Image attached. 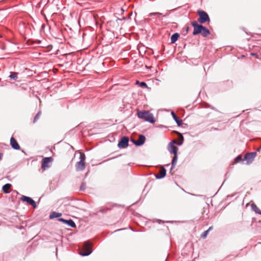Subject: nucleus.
Masks as SVG:
<instances>
[{"label": "nucleus", "mask_w": 261, "mask_h": 261, "mask_svg": "<svg viewBox=\"0 0 261 261\" xmlns=\"http://www.w3.org/2000/svg\"><path fill=\"white\" fill-rule=\"evenodd\" d=\"M189 30V27H188L187 28H186V31L188 32Z\"/></svg>", "instance_id": "obj_32"}, {"label": "nucleus", "mask_w": 261, "mask_h": 261, "mask_svg": "<svg viewBox=\"0 0 261 261\" xmlns=\"http://www.w3.org/2000/svg\"><path fill=\"white\" fill-rule=\"evenodd\" d=\"M166 169L162 167L161 170H160L158 174H156L155 175V177L157 178V179H161V178H162L163 177H164L166 175Z\"/></svg>", "instance_id": "obj_12"}, {"label": "nucleus", "mask_w": 261, "mask_h": 261, "mask_svg": "<svg viewBox=\"0 0 261 261\" xmlns=\"http://www.w3.org/2000/svg\"><path fill=\"white\" fill-rule=\"evenodd\" d=\"M256 154V153L255 152L246 153V163L248 164H250L253 161Z\"/></svg>", "instance_id": "obj_10"}, {"label": "nucleus", "mask_w": 261, "mask_h": 261, "mask_svg": "<svg viewBox=\"0 0 261 261\" xmlns=\"http://www.w3.org/2000/svg\"><path fill=\"white\" fill-rule=\"evenodd\" d=\"M137 116L139 118L142 119L150 123H154L155 122L153 114L148 111H139L137 113Z\"/></svg>", "instance_id": "obj_1"}, {"label": "nucleus", "mask_w": 261, "mask_h": 261, "mask_svg": "<svg viewBox=\"0 0 261 261\" xmlns=\"http://www.w3.org/2000/svg\"><path fill=\"white\" fill-rule=\"evenodd\" d=\"M176 143V141H173L169 144L168 145V151L174 154H177L178 148L174 145V144Z\"/></svg>", "instance_id": "obj_8"}, {"label": "nucleus", "mask_w": 261, "mask_h": 261, "mask_svg": "<svg viewBox=\"0 0 261 261\" xmlns=\"http://www.w3.org/2000/svg\"><path fill=\"white\" fill-rule=\"evenodd\" d=\"M252 209L256 213L261 215V211L256 206V205L253 203L251 205Z\"/></svg>", "instance_id": "obj_21"}, {"label": "nucleus", "mask_w": 261, "mask_h": 261, "mask_svg": "<svg viewBox=\"0 0 261 261\" xmlns=\"http://www.w3.org/2000/svg\"><path fill=\"white\" fill-rule=\"evenodd\" d=\"M92 252L91 244L87 242H85L83 245V248L80 252V254L82 256L89 255Z\"/></svg>", "instance_id": "obj_2"}, {"label": "nucleus", "mask_w": 261, "mask_h": 261, "mask_svg": "<svg viewBox=\"0 0 261 261\" xmlns=\"http://www.w3.org/2000/svg\"><path fill=\"white\" fill-rule=\"evenodd\" d=\"M11 187V185L10 184H6L3 187V190L5 193H9V189Z\"/></svg>", "instance_id": "obj_17"}, {"label": "nucleus", "mask_w": 261, "mask_h": 261, "mask_svg": "<svg viewBox=\"0 0 261 261\" xmlns=\"http://www.w3.org/2000/svg\"><path fill=\"white\" fill-rule=\"evenodd\" d=\"M183 140L184 138L181 135L180 140H179V141H176V143H175V144H177L179 146L181 145L183 143Z\"/></svg>", "instance_id": "obj_26"}, {"label": "nucleus", "mask_w": 261, "mask_h": 261, "mask_svg": "<svg viewBox=\"0 0 261 261\" xmlns=\"http://www.w3.org/2000/svg\"><path fill=\"white\" fill-rule=\"evenodd\" d=\"M128 145V138L126 137H122L119 142L118 146L120 148H125Z\"/></svg>", "instance_id": "obj_6"}, {"label": "nucleus", "mask_w": 261, "mask_h": 261, "mask_svg": "<svg viewBox=\"0 0 261 261\" xmlns=\"http://www.w3.org/2000/svg\"><path fill=\"white\" fill-rule=\"evenodd\" d=\"M85 159H86V157H85V154L83 153H81L80 156V161L85 162Z\"/></svg>", "instance_id": "obj_25"}, {"label": "nucleus", "mask_w": 261, "mask_h": 261, "mask_svg": "<svg viewBox=\"0 0 261 261\" xmlns=\"http://www.w3.org/2000/svg\"><path fill=\"white\" fill-rule=\"evenodd\" d=\"M20 199L22 201L27 202L28 204L31 205L34 208L37 207L35 201L31 198L22 195Z\"/></svg>", "instance_id": "obj_7"}, {"label": "nucleus", "mask_w": 261, "mask_h": 261, "mask_svg": "<svg viewBox=\"0 0 261 261\" xmlns=\"http://www.w3.org/2000/svg\"><path fill=\"white\" fill-rule=\"evenodd\" d=\"M212 228V227H210L208 230L204 231L202 234H201V237L203 238H205L208 233V231L210 230H211Z\"/></svg>", "instance_id": "obj_23"}, {"label": "nucleus", "mask_w": 261, "mask_h": 261, "mask_svg": "<svg viewBox=\"0 0 261 261\" xmlns=\"http://www.w3.org/2000/svg\"><path fill=\"white\" fill-rule=\"evenodd\" d=\"M201 34L203 37H206L210 34V32L207 29L203 26L202 31V32H201Z\"/></svg>", "instance_id": "obj_18"}, {"label": "nucleus", "mask_w": 261, "mask_h": 261, "mask_svg": "<svg viewBox=\"0 0 261 261\" xmlns=\"http://www.w3.org/2000/svg\"><path fill=\"white\" fill-rule=\"evenodd\" d=\"M192 25L194 28V31L193 32V34L194 35L199 34L202 32L203 25L198 24L197 22L195 21H194L192 22Z\"/></svg>", "instance_id": "obj_4"}, {"label": "nucleus", "mask_w": 261, "mask_h": 261, "mask_svg": "<svg viewBox=\"0 0 261 261\" xmlns=\"http://www.w3.org/2000/svg\"><path fill=\"white\" fill-rule=\"evenodd\" d=\"M72 207L71 206H69L68 207V208H72Z\"/></svg>", "instance_id": "obj_33"}, {"label": "nucleus", "mask_w": 261, "mask_h": 261, "mask_svg": "<svg viewBox=\"0 0 261 261\" xmlns=\"http://www.w3.org/2000/svg\"><path fill=\"white\" fill-rule=\"evenodd\" d=\"M145 140L146 138L145 136L143 135H139V138L137 140H132V141L135 145L140 146L144 143Z\"/></svg>", "instance_id": "obj_9"}, {"label": "nucleus", "mask_w": 261, "mask_h": 261, "mask_svg": "<svg viewBox=\"0 0 261 261\" xmlns=\"http://www.w3.org/2000/svg\"><path fill=\"white\" fill-rule=\"evenodd\" d=\"M140 86L142 88H147V85L146 84V83H145V82H141V83H140Z\"/></svg>", "instance_id": "obj_29"}, {"label": "nucleus", "mask_w": 261, "mask_h": 261, "mask_svg": "<svg viewBox=\"0 0 261 261\" xmlns=\"http://www.w3.org/2000/svg\"><path fill=\"white\" fill-rule=\"evenodd\" d=\"M179 35L178 33H176L173 34L171 37V42L172 43H175L178 39Z\"/></svg>", "instance_id": "obj_16"}, {"label": "nucleus", "mask_w": 261, "mask_h": 261, "mask_svg": "<svg viewBox=\"0 0 261 261\" xmlns=\"http://www.w3.org/2000/svg\"><path fill=\"white\" fill-rule=\"evenodd\" d=\"M10 145L15 150H19L20 149L19 145L13 137H11L10 139Z\"/></svg>", "instance_id": "obj_11"}, {"label": "nucleus", "mask_w": 261, "mask_h": 261, "mask_svg": "<svg viewBox=\"0 0 261 261\" xmlns=\"http://www.w3.org/2000/svg\"><path fill=\"white\" fill-rule=\"evenodd\" d=\"M198 14L199 16L198 21L200 23H204L205 22L210 21V19L208 14L203 11H198Z\"/></svg>", "instance_id": "obj_3"}, {"label": "nucleus", "mask_w": 261, "mask_h": 261, "mask_svg": "<svg viewBox=\"0 0 261 261\" xmlns=\"http://www.w3.org/2000/svg\"><path fill=\"white\" fill-rule=\"evenodd\" d=\"M18 72H11L9 77L13 80L16 81L18 78Z\"/></svg>", "instance_id": "obj_19"}, {"label": "nucleus", "mask_w": 261, "mask_h": 261, "mask_svg": "<svg viewBox=\"0 0 261 261\" xmlns=\"http://www.w3.org/2000/svg\"><path fill=\"white\" fill-rule=\"evenodd\" d=\"M61 215L62 214L61 213L53 212L50 213L49 217L51 219L59 218L61 216Z\"/></svg>", "instance_id": "obj_20"}, {"label": "nucleus", "mask_w": 261, "mask_h": 261, "mask_svg": "<svg viewBox=\"0 0 261 261\" xmlns=\"http://www.w3.org/2000/svg\"><path fill=\"white\" fill-rule=\"evenodd\" d=\"M2 156H3V154L2 153H0V161L2 160Z\"/></svg>", "instance_id": "obj_31"}, {"label": "nucleus", "mask_w": 261, "mask_h": 261, "mask_svg": "<svg viewBox=\"0 0 261 261\" xmlns=\"http://www.w3.org/2000/svg\"><path fill=\"white\" fill-rule=\"evenodd\" d=\"M59 221L63 222L64 223L67 224L68 226L71 227H75L76 226L75 223L73 221L70 219L68 220H65L63 218H60L59 219Z\"/></svg>", "instance_id": "obj_13"}, {"label": "nucleus", "mask_w": 261, "mask_h": 261, "mask_svg": "<svg viewBox=\"0 0 261 261\" xmlns=\"http://www.w3.org/2000/svg\"><path fill=\"white\" fill-rule=\"evenodd\" d=\"M76 170L77 171H82L85 168V162H78L75 165Z\"/></svg>", "instance_id": "obj_14"}, {"label": "nucleus", "mask_w": 261, "mask_h": 261, "mask_svg": "<svg viewBox=\"0 0 261 261\" xmlns=\"http://www.w3.org/2000/svg\"><path fill=\"white\" fill-rule=\"evenodd\" d=\"M174 156L172 160V167L171 169L172 170L174 168L175 165H176L177 161V154H174Z\"/></svg>", "instance_id": "obj_22"}, {"label": "nucleus", "mask_w": 261, "mask_h": 261, "mask_svg": "<svg viewBox=\"0 0 261 261\" xmlns=\"http://www.w3.org/2000/svg\"><path fill=\"white\" fill-rule=\"evenodd\" d=\"M152 15H158V16H161L162 15V13H159V12H155V13H150L149 14V16H151Z\"/></svg>", "instance_id": "obj_27"}, {"label": "nucleus", "mask_w": 261, "mask_h": 261, "mask_svg": "<svg viewBox=\"0 0 261 261\" xmlns=\"http://www.w3.org/2000/svg\"><path fill=\"white\" fill-rule=\"evenodd\" d=\"M53 161V159L51 157H46L42 159L41 162V168L43 170H45L49 168V164Z\"/></svg>", "instance_id": "obj_5"}, {"label": "nucleus", "mask_w": 261, "mask_h": 261, "mask_svg": "<svg viewBox=\"0 0 261 261\" xmlns=\"http://www.w3.org/2000/svg\"><path fill=\"white\" fill-rule=\"evenodd\" d=\"M242 159V156L241 155L238 156L235 159L234 161L236 163L240 162Z\"/></svg>", "instance_id": "obj_28"}, {"label": "nucleus", "mask_w": 261, "mask_h": 261, "mask_svg": "<svg viewBox=\"0 0 261 261\" xmlns=\"http://www.w3.org/2000/svg\"><path fill=\"white\" fill-rule=\"evenodd\" d=\"M41 112H38V113L36 114V115L35 116V117L34 118V120H33L34 123H35L37 121V120L39 119V118L40 117V116L41 115Z\"/></svg>", "instance_id": "obj_24"}, {"label": "nucleus", "mask_w": 261, "mask_h": 261, "mask_svg": "<svg viewBox=\"0 0 261 261\" xmlns=\"http://www.w3.org/2000/svg\"><path fill=\"white\" fill-rule=\"evenodd\" d=\"M171 115L172 116L173 118L176 121V123L178 126L180 125L182 123V120L180 119L174 113V112H171Z\"/></svg>", "instance_id": "obj_15"}, {"label": "nucleus", "mask_w": 261, "mask_h": 261, "mask_svg": "<svg viewBox=\"0 0 261 261\" xmlns=\"http://www.w3.org/2000/svg\"><path fill=\"white\" fill-rule=\"evenodd\" d=\"M85 184H83L82 185L81 187V190H84L85 188Z\"/></svg>", "instance_id": "obj_30"}]
</instances>
